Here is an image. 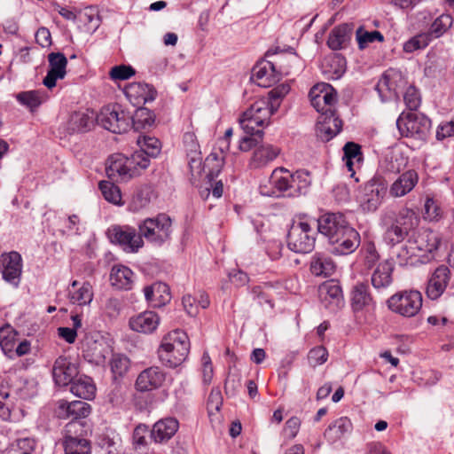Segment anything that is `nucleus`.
Returning a JSON list of instances; mask_svg holds the SVG:
<instances>
[{
    "label": "nucleus",
    "mask_w": 454,
    "mask_h": 454,
    "mask_svg": "<svg viewBox=\"0 0 454 454\" xmlns=\"http://www.w3.org/2000/svg\"><path fill=\"white\" fill-rule=\"evenodd\" d=\"M150 159L143 157V153H134L130 157L118 153L107 160L106 172L109 178L127 182L140 175V171L148 168Z\"/></svg>",
    "instance_id": "1"
},
{
    "label": "nucleus",
    "mask_w": 454,
    "mask_h": 454,
    "mask_svg": "<svg viewBox=\"0 0 454 454\" xmlns=\"http://www.w3.org/2000/svg\"><path fill=\"white\" fill-rule=\"evenodd\" d=\"M190 351L187 334L180 330L168 333L158 349L160 362L170 368H175L185 361Z\"/></svg>",
    "instance_id": "2"
},
{
    "label": "nucleus",
    "mask_w": 454,
    "mask_h": 454,
    "mask_svg": "<svg viewBox=\"0 0 454 454\" xmlns=\"http://www.w3.org/2000/svg\"><path fill=\"white\" fill-rule=\"evenodd\" d=\"M270 104V100L260 98L242 114L239 123L247 135L257 136L260 140L262 138L263 131L255 128L269 125L270 116L278 111L279 106L278 103L276 106L274 103Z\"/></svg>",
    "instance_id": "3"
},
{
    "label": "nucleus",
    "mask_w": 454,
    "mask_h": 454,
    "mask_svg": "<svg viewBox=\"0 0 454 454\" xmlns=\"http://www.w3.org/2000/svg\"><path fill=\"white\" fill-rule=\"evenodd\" d=\"M141 239L161 246L170 239L172 220L167 214H158L155 217L146 218L137 225Z\"/></svg>",
    "instance_id": "4"
},
{
    "label": "nucleus",
    "mask_w": 454,
    "mask_h": 454,
    "mask_svg": "<svg viewBox=\"0 0 454 454\" xmlns=\"http://www.w3.org/2000/svg\"><path fill=\"white\" fill-rule=\"evenodd\" d=\"M418 224V218L412 209L402 208L395 218L387 226L384 240L391 246L399 244L405 238L409 239L412 230Z\"/></svg>",
    "instance_id": "5"
},
{
    "label": "nucleus",
    "mask_w": 454,
    "mask_h": 454,
    "mask_svg": "<svg viewBox=\"0 0 454 454\" xmlns=\"http://www.w3.org/2000/svg\"><path fill=\"white\" fill-rule=\"evenodd\" d=\"M131 114L119 104L107 105L97 114V122L105 129L121 134L130 128Z\"/></svg>",
    "instance_id": "6"
},
{
    "label": "nucleus",
    "mask_w": 454,
    "mask_h": 454,
    "mask_svg": "<svg viewBox=\"0 0 454 454\" xmlns=\"http://www.w3.org/2000/svg\"><path fill=\"white\" fill-rule=\"evenodd\" d=\"M387 192V183L380 175L367 181L358 194L360 207L364 212H374L381 205Z\"/></svg>",
    "instance_id": "7"
},
{
    "label": "nucleus",
    "mask_w": 454,
    "mask_h": 454,
    "mask_svg": "<svg viewBox=\"0 0 454 454\" xmlns=\"http://www.w3.org/2000/svg\"><path fill=\"white\" fill-rule=\"evenodd\" d=\"M396 126L403 137L425 140L431 128V121L423 114L403 112L396 120Z\"/></svg>",
    "instance_id": "8"
},
{
    "label": "nucleus",
    "mask_w": 454,
    "mask_h": 454,
    "mask_svg": "<svg viewBox=\"0 0 454 454\" xmlns=\"http://www.w3.org/2000/svg\"><path fill=\"white\" fill-rule=\"evenodd\" d=\"M387 308L405 317L416 316L422 307V294L417 290L400 291L387 301Z\"/></svg>",
    "instance_id": "9"
},
{
    "label": "nucleus",
    "mask_w": 454,
    "mask_h": 454,
    "mask_svg": "<svg viewBox=\"0 0 454 454\" xmlns=\"http://www.w3.org/2000/svg\"><path fill=\"white\" fill-rule=\"evenodd\" d=\"M315 231L307 222L294 221L287 233V247L295 253L306 254L315 247Z\"/></svg>",
    "instance_id": "10"
},
{
    "label": "nucleus",
    "mask_w": 454,
    "mask_h": 454,
    "mask_svg": "<svg viewBox=\"0 0 454 454\" xmlns=\"http://www.w3.org/2000/svg\"><path fill=\"white\" fill-rule=\"evenodd\" d=\"M110 241L122 247L127 253H137L144 246L140 233L129 225H114L107 230Z\"/></svg>",
    "instance_id": "11"
},
{
    "label": "nucleus",
    "mask_w": 454,
    "mask_h": 454,
    "mask_svg": "<svg viewBox=\"0 0 454 454\" xmlns=\"http://www.w3.org/2000/svg\"><path fill=\"white\" fill-rule=\"evenodd\" d=\"M405 84L406 81L402 72L390 68L383 73L375 85V90L378 92L380 100L387 102L392 99H398V90Z\"/></svg>",
    "instance_id": "12"
},
{
    "label": "nucleus",
    "mask_w": 454,
    "mask_h": 454,
    "mask_svg": "<svg viewBox=\"0 0 454 454\" xmlns=\"http://www.w3.org/2000/svg\"><path fill=\"white\" fill-rule=\"evenodd\" d=\"M111 352L107 341L98 333L87 334L82 343L83 358L96 365L103 364Z\"/></svg>",
    "instance_id": "13"
},
{
    "label": "nucleus",
    "mask_w": 454,
    "mask_h": 454,
    "mask_svg": "<svg viewBox=\"0 0 454 454\" xmlns=\"http://www.w3.org/2000/svg\"><path fill=\"white\" fill-rule=\"evenodd\" d=\"M312 106L321 115L335 114L336 90L328 83L315 85L309 93Z\"/></svg>",
    "instance_id": "14"
},
{
    "label": "nucleus",
    "mask_w": 454,
    "mask_h": 454,
    "mask_svg": "<svg viewBox=\"0 0 454 454\" xmlns=\"http://www.w3.org/2000/svg\"><path fill=\"white\" fill-rule=\"evenodd\" d=\"M409 239L410 243L414 246L419 254L431 255L432 260L442 241L439 233L430 229H421L416 231L412 230Z\"/></svg>",
    "instance_id": "15"
},
{
    "label": "nucleus",
    "mask_w": 454,
    "mask_h": 454,
    "mask_svg": "<svg viewBox=\"0 0 454 454\" xmlns=\"http://www.w3.org/2000/svg\"><path fill=\"white\" fill-rule=\"evenodd\" d=\"M360 234L350 225L344 228L338 236L329 241L331 252L338 255H347L355 252L360 246Z\"/></svg>",
    "instance_id": "16"
},
{
    "label": "nucleus",
    "mask_w": 454,
    "mask_h": 454,
    "mask_svg": "<svg viewBox=\"0 0 454 454\" xmlns=\"http://www.w3.org/2000/svg\"><path fill=\"white\" fill-rule=\"evenodd\" d=\"M81 428L79 422H69L66 426V433L63 441L65 454H91L90 441L80 435H74Z\"/></svg>",
    "instance_id": "17"
},
{
    "label": "nucleus",
    "mask_w": 454,
    "mask_h": 454,
    "mask_svg": "<svg viewBox=\"0 0 454 454\" xmlns=\"http://www.w3.org/2000/svg\"><path fill=\"white\" fill-rule=\"evenodd\" d=\"M300 174H291L285 168H277L273 170L270 176V184L271 191L265 192L268 196H285L291 197L289 192H292V182H295V178H299Z\"/></svg>",
    "instance_id": "18"
},
{
    "label": "nucleus",
    "mask_w": 454,
    "mask_h": 454,
    "mask_svg": "<svg viewBox=\"0 0 454 454\" xmlns=\"http://www.w3.org/2000/svg\"><path fill=\"white\" fill-rule=\"evenodd\" d=\"M0 270L6 282L18 286L22 272L21 255L15 251L3 254L0 256Z\"/></svg>",
    "instance_id": "19"
},
{
    "label": "nucleus",
    "mask_w": 454,
    "mask_h": 454,
    "mask_svg": "<svg viewBox=\"0 0 454 454\" xmlns=\"http://www.w3.org/2000/svg\"><path fill=\"white\" fill-rule=\"evenodd\" d=\"M348 226L349 223L341 213H325L317 220V230L327 238L328 242Z\"/></svg>",
    "instance_id": "20"
},
{
    "label": "nucleus",
    "mask_w": 454,
    "mask_h": 454,
    "mask_svg": "<svg viewBox=\"0 0 454 454\" xmlns=\"http://www.w3.org/2000/svg\"><path fill=\"white\" fill-rule=\"evenodd\" d=\"M55 412L59 419H71L70 422H79L81 427H82L79 419L86 418L90 413V405L83 401L67 402L60 400ZM79 430H82V428H78Z\"/></svg>",
    "instance_id": "21"
},
{
    "label": "nucleus",
    "mask_w": 454,
    "mask_h": 454,
    "mask_svg": "<svg viewBox=\"0 0 454 454\" xmlns=\"http://www.w3.org/2000/svg\"><path fill=\"white\" fill-rule=\"evenodd\" d=\"M450 280V270L445 265H440L427 280L426 294L430 300H437L444 293Z\"/></svg>",
    "instance_id": "22"
},
{
    "label": "nucleus",
    "mask_w": 454,
    "mask_h": 454,
    "mask_svg": "<svg viewBox=\"0 0 454 454\" xmlns=\"http://www.w3.org/2000/svg\"><path fill=\"white\" fill-rule=\"evenodd\" d=\"M79 371L76 364L67 356H59L53 364L52 376L59 386L71 385L78 376Z\"/></svg>",
    "instance_id": "23"
},
{
    "label": "nucleus",
    "mask_w": 454,
    "mask_h": 454,
    "mask_svg": "<svg viewBox=\"0 0 454 454\" xmlns=\"http://www.w3.org/2000/svg\"><path fill=\"white\" fill-rule=\"evenodd\" d=\"M49 70L43 78V83L48 89L56 86L57 80L63 79L66 75L67 59L61 52H51L48 55Z\"/></svg>",
    "instance_id": "24"
},
{
    "label": "nucleus",
    "mask_w": 454,
    "mask_h": 454,
    "mask_svg": "<svg viewBox=\"0 0 454 454\" xmlns=\"http://www.w3.org/2000/svg\"><path fill=\"white\" fill-rule=\"evenodd\" d=\"M166 375L158 366L143 370L136 380V388L139 392H147L159 388L165 381Z\"/></svg>",
    "instance_id": "25"
},
{
    "label": "nucleus",
    "mask_w": 454,
    "mask_h": 454,
    "mask_svg": "<svg viewBox=\"0 0 454 454\" xmlns=\"http://www.w3.org/2000/svg\"><path fill=\"white\" fill-rule=\"evenodd\" d=\"M319 298L325 308L333 312L343 305L342 290L339 283L328 281L319 287Z\"/></svg>",
    "instance_id": "26"
},
{
    "label": "nucleus",
    "mask_w": 454,
    "mask_h": 454,
    "mask_svg": "<svg viewBox=\"0 0 454 454\" xmlns=\"http://www.w3.org/2000/svg\"><path fill=\"white\" fill-rule=\"evenodd\" d=\"M124 93L133 106L152 102L157 95V91L153 86L142 82H133L127 85Z\"/></svg>",
    "instance_id": "27"
},
{
    "label": "nucleus",
    "mask_w": 454,
    "mask_h": 454,
    "mask_svg": "<svg viewBox=\"0 0 454 454\" xmlns=\"http://www.w3.org/2000/svg\"><path fill=\"white\" fill-rule=\"evenodd\" d=\"M353 30V23H342L334 27L328 35V47L333 51L347 48L351 41Z\"/></svg>",
    "instance_id": "28"
},
{
    "label": "nucleus",
    "mask_w": 454,
    "mask_h": 454,
    "mask_svg": "<svg viewBox=\"0 0 454 454\" xmlns=\"http://www.w3.org/2000/svg\"><path fill=\"white\" fill-rule=\"evenodd\" d=\"M396 260L400 266H417L427 263L432 260L431 255L419 254L413 245L410 243V239L400 247L396 253Z\"/></svg>",
    "instance_id": "29"
},
{
    "label": "nucleus",
    "mask_w": 454,
    "mask_h": 454,
    "mask_svg": "<svg viewBox=\"0 0 454 454\" xmlns=\"http://www.w3.org/2000/svg\"><path fill=\"white\" fill-rule=\"evenodd\" d=\"M97 121V114L93 111H77L70 114L67 129L69 133L86 132L90 130Z\"/></svg>",
    "instance_id": "30"
},
{
    "label": "nucleus",
    "mask_w": 454,
    "mask_h": 454,
    "mask_svg": "<svg viewBox=\"0 0 454 454\" xmlns=\"http://www.w3.org/2000/svg\"><path fill=\"white\" fill-rule=\"evenodd\" d=\"M179 428V422L176 419L168 417L157 421L151 430V438L158 443L168 442L171 439Z\"/></svg>",
    "instance_id": "31"
},
{
    "label": "nucleus",
    "mask_w": 454,
    "mask_h": 454,
    "mask_svg": "<svg viewBox=\"0 0 454 454\" xmlns=\"http://www.w3.org/2000/svg\"><path fill=\"white\" fill-rule=\"evenodd\" d=\"M160 324V317L153 311L147 310L132 317L129 319V327L137 333H152Z\"/></svg>",
    "instance_id": "32"
},
{
    "label": "nucleus",
    "mask_w": 454,
    "mask_h": 454,
    "mask_svg": "<svg viewBox=\"0 0 454 454\" xmlns=\"http://www.w3.org/2000/svg\"><path fill=\"white\" fill-rule=\"evenodd\" d=\"M342 128V121L335 114L320 115L317 123V135L323 141H329Z\"/></svg>",
    "instance_id": "33"
},
{
    "label": "nucleus",
    "mask_w": 454,
    "mask_h": 454,
    "mask_svg": "<svg viewBox=\"0 0 454 454\" xmlns=\"http://www.w3.org/2000/svg\"><path fill=\"white\" fill-rule=\"evenodd\" d=\"M146 301L154 308H160L170 301V290L167 284L155 282L144 288Z\"/></svg>",
    "instance_id": "34"
},
{
    "label": "nucleus",
    "mask_w": 454,
    "mask_h": 454,
    "mask_svg": "<svg viewBox=\"0 0 454 454\" xmlns=\"http://www.w3.org/2000/svg\"><path fill=\"white\" fill-rule=\"evenodd\" d=\"M342 160L348 171L350 172V176L355 178L356 182H359V179L356 177V168L361 167L364 161V156L361 150V146L355 142H348L343 146V157Z\"/></svg>",
    "instance_id": "35"
},
{
    "label": "nucleus",
    "mask_w": 454,
    "mask_h": 454,
    "mask_svg": "<svg viewBox=\"0 0 454 454\" xmlns=\"http://www.w3.org/2000/svg\"><path fill=\"white\" fill-rule=\"evenodd\" d=\"M394 262L391 260H385L379 263L372 274V285L378 290L382 291L389 287L393 282Z\"/></svg>",
    "instance_id": "36"
},
{
    "label": "nucleus",
    "mask_w": 454,
    "mask_h": 454,
    "mask_svg": "<svg viewBox=\"0 0 454 454\" xmlns=\"http://www.w3.org/2000/svg\"><path fill=\"white\" fill-rule=\"evenodd\" d=\"M418 181L419 176L415 170L405 171L391 184L389 194L395 198L403 197L413 190Z\"/></svg>",
    "instance_id": "37"
},
{
    "label": "nucleus",
    "mask_w": 454,
    "mask_h": 454,
    "mask_svg": "<svg viewBox=\"0 0 454 454\" xmlns=\"http://www.w3.org/2000/svg\"><path fill=\"white\" fill-rule=\"evenodd\" d=\"M280 153V149L272 145H262L253 153L249 166L252 168H261L273 161Z\"/></svg>",
    "instance_id": "38"
},
{
    "label": "nucleus",
    "mask_w": 454,
    "mask_h": 454,
    "mask_svg": "<svg viewBox=\"0 0 454 454\" xmlns=\"http://www.w3.org/2000/svg\"><path fill=\"white\" fill-rule=\"evenodd\" d=\"M352 423L347 417H341L331 423L324 433L329 443H335L352 431Z\"/></svg>",
    "instance_id": "39"
},
{
    "label": "nucleus",
    "mask_w": 454,
    "mask_h": 454,
    "mask_svg": "<svg viewBox=\"0 0 454 454\" xmlns=\"http://www.w3.org/2000/svg\"><path fill=\"white\" fill-rule=\"evenodd\" d=\"M68 295L73 304L79 306L89 305L93 299L92 286L89 282H83L80 285L77 280H74Z\"/></svg>",
    "instance_id": "40"
},
{
    "label": "nucleus",
    "mask_w": 454,
    "mask_h": 454,
    "mask_svg": "<svg viewBox=\"0 0 454 454\" xmlns=\"http://www.w3.org/2000/svg\"><path fill=\"white\" fill-rule=\"evenodd\" d=\"M335 271L333 259L324 254L317 253L310 260V272L317 277H330Z\"/></svg>",
    "instance_id": "41"
},
{
    "label": "nucleus",
    "mask_w": 454,
    "mask_h": 454,
    "mask_svg": "<svg viewBox=\"0 0 454 454\" xmlns=\"http://www.w3.org/2000/svg\"><path fill=\"white\" fill-rule=\"evenodd\" d=\"M133 271L123 265L114 266L110 273V281L119 290H129L133 285Z\"/></svg>",
    "instance_id": "42"
},
{
    "label": "nucleus",
    "mask_w": 454,
    "mask_h": 454,
    "mask_svg": "<svg viewBox=\"0 0 454 454\" xmlns=\"http://www.w3.org/2000/svg\"><path fill=\"white\" fill-rule=\"evenodd\" d=\"M70 391L80 398L91 400L95 397L96 386L90 377L81 375L71 383Z\"/></svg>",
    "instance_id": "43"
},
{
    "label": "nucleus",
    "mask_w": 454,
    "mask_h": 454,
    "mask_svg": "<svg viewBox=\"0 0 454 454\" xmlns=\"http://www.w3.org/2000/svg\"><path fill=\"white\" fill-rule=\"evenodd\" d=\"M276 69L273 63L267 61L253 68L252 78L261 87H270L276 82Z\"/></svg>",
    "instance_id": "44"
},
{
    "label": "nucleus",
    "mask_w": 454,
    "mask_h": 454,
    "mask_svg": "<svg viewBox=\"0 0 454 454\" xmlns=\"http://www.w3.org/2000/svg\"><path fill=\"white\" fill-rule=\"evenodd\" d=\"M373 304V300L369 293V286L364 283H357L351 292V306L354 311H360L363 309Z\"/></svg>",
    "instance_id": "45"
},
{
    "label": "nucleus",
    "mask_w": 454,
    "mask_h": 454,
    "mask_svg": "<svg viewBox=\"0 0 454 454\" xmlns=\"http://www.w3.org/2000/svg\"><path fill=\"white\" fill-rule=\"evenodd\" d=\"M154 114L146 107H138L131 115L130 127L139 131L150 128L154 123Z\"/></svg>",
    "instance_id": "46"
},
{
    "label": "nucleus",
    "mask_w": 454,
    "mask_h": 454,
    "mask_svg": "<svg viewBox=\"0 0 454 454\" xmlns=\"http://www.w3.org/2000/svg\"><path fill=\"white\" fill-rule=\"evenodd\" d=\"M137 145L140 147L139 151L136 153H143V157H156L161 148V144L155 137H150L146 135L139 136L137 137Z\"/></svg>",
    "instance_id": "47"
},
{
    "label": "nucleus",
    "mask_w": 454,
    "mask_h": 454,
    "mask_svg": "<svg viewBox=\"0 0 454 454\" xmlns=\"http://www.w3.org/2000/svg\"><path fill=\"white\" fill-rule=\"evenodd\" d=\"M18 333L10 325H5L0 328V347L5 355L14 351Z\"/></svg>",
    "instance_id": "48"
},
{
    "label": "nucleus",
    "mask_w": 454,
    "mask_h": 454,
    "mask_svg": "<svg viewBox=\"0 0 454 454\" xmlns=\"http://www.w3.org/2000/svg\"><path fill=\"white\" fill-rule=\"evenodd\" d=\"M453 19L450 14H442L431 24L427 35L429 38H439L446 33L452 26Z\"/></svg>",
    "instance_id": "49"
},
{
    "label": "nucleus",
    "mask_w": 454,
    "mask_h": 454,
    "mask_svg": "<svg viewBox=\"0 0 454 454\" xmlns=\"http://www.w3.org/2000/svg\"><path fill=\"white\" fill-rule=\"evenodd\" d=\"M36 440L33 437H20L16 440V444L7 450L5 454H35Z\"/></svg>",
    "instance_id": "50"
},
{
    "label": "nucleus",
    "mask_w": 454,
    "mask_h": 454,
    "mask_svg": "<svg viewBox=\"0 0 454 454\" xmlns=\"http://www.w3.org/2000/svg\"><path fill=\"white\" fill-rule=\"evenodd\" d=\"M356 38L358 43V48L363 50L368 46L369 43L375 41L383 42V35L377 30L368 32L363 27H359L356 32Z\"/></svg>",
    "instance_id": "51"
},
{
    "label": "nucleus",
    "mask_w": 454,
    "mask_h": 454,
    "mask_svg": "<svg viewBox=\"0 0 454 454\" xmlns=\"http://www.w3.org/2000/svg\"><path fill=\"white\" fill-rule=\"evenodd\" d=\"M153 190L151 187L145 186L138 190L132 197L129 208L133 211H138L145 207L151 201Z\"/></svg>",
    "instance_id": "52"
},
{
    "label": "nucleus",
    "mask_w": 454,
    "mask_h": 454,
    "mask_svg": "<svg viewBox=\"0 0 454 454\" xmlns=\"http://www.w3.org/2000/svg\"><path fill=\"white\" fill-rule=\"evenodd\" d=\"M223 158H220L217 153H211L206 159L203 169H207V176L209 181L214 180L218 176L223 167Z\"/></svg>",
    "instance_id": "53"
},
{
    "label": "nucleus",
    "mask_w": 454,
    "mask_h": 454,
    "mask_svg": "<svg viewBox=\"0 0 454 454\" xmlns=\"http://www.w3.org/2000/svg\"><path fill=\"white\" fill-rule=\"evenodd\" d=\"M360 253L364 257V264L369 269L372 268L380 260V254L376 246L371 240L364 242Z\"/></svg>",
    "instance_id": "54"
},
{
    "label": "nucleus",
    "mask_w": 454,
    "mask_h": 454,
    "mask_svg": "<svg viewBox=\"0 0 454 454\" xmlns=\"http://www.w3.org/2000/svg\"><path fill=\"white\" fill-rule=\"evenodd\" d=\"M16 98L22 106H27L31 111L35 110L42 104L41 95L36 90L20 92L16 95Z\"/></svg>",
    "instance_id": "55"
},
{
    "label": "nucleus",
    "mask_w": 454,
    "mask_h": 454,
    "mask_svg": "<svg viewBox=\"0 0 454 454\" xmlns=\"http://www.w3.org/2000/svg\"><path fill=\"white\" fill-rule=\"evenodd\" d=\"M129 359L120 354L113 355L110 362L111 371L114 378L116 380L118 377H122L129 368Z\"/></svg>",
    "instance_id": "56"
},
{
    "label": "nucleus",
    "mask_w": 454,
    "mask_h": 454,
    "mask_svg": "<svg viewBox=\"0 0 454 454\" xmlns=\"http://www.w3.org/2000/svg\"><path fill=\"white\" fill-rule=\"evenodd\" d=\"M80 20L86 26L89 32H95L100 26V17L96 10L92 7L85 8L84 12L81 13Z\"/></svg>",
    "instance_id": "57"
},
{
    "label": "nucleus",
    "mask_w": 454,
    "mask_h": 454,
    "mask_svg": "<svg viewBox=\"0 0 454 454\" xmlns=\"http://www.w3.org/2000/svg\"><path fill=\"white\" fill-rule=\"evenodd\" d=\"M104 198L114 204H119L121 199V191L118 186L109 181H101L98 184Z\"/></svg>",
    "instance_id": "58"
},
{
    "label": "nucleus",
    "mask_w": 454,
    "mask_h": 454,
    "mask_svg": "<svg viewBox=\"0 0 454 454\" xmlns=\"http://www.w3.org/2000/svg\"><path fill=\"white\" fill-rule=\"evenodd\" d=\"M294 174H300V176L295 178V182H292L293 190L289 195L296 197L306 193V190L310 184V178L309 173L304 170H298Z\"/></svg>",
    "instance_id": "59"
},
{
    "label": "nucleus",
    "mask_w": 454,
    "mask_h": 454,
    "mask_svg": "<svg viewBox=\"0 0 454 454\" xmlns=\"http://www.w3.org/2000/svg\"><path fill=\"white\" fill-rule=\"evenodd\" d=\"M146 434L147 427L145 426H138L133 432V444L140 454H147Z\"/></svg>",
    "instance_id": "60"
},
{
    "label": "nucleus",
    "mask_w": 454,
    "mask_h": 454,
    "mask_svg": "<svg viewBox=\"0 0 454 454\" xmlns=\"http://www.w3.org/2000/svg\"><path fill=\"white\" fill-rule=\"evenodd\" d=\"M429 35L427 33L419 34L408 40L403 44L405 52H413L414 51L426 48L430 42Z\"/></svg>",
    "instance_id": "61"
},
{
    "label": "nucleus",
    "mask_w": 454,
    "mask_h": 454,
    "mask_svg": "<svg viewBox=\"0 0 454 454\" xmlns=\"http://www.w3.org/2000/svg\"><path fill=\"white\" fill-rule=\"evenodd\" d=\"M403 101L409 110L416 111L421 104L419 90L412 85L409 86L403 94Z\"/></svg>",
    "instance_id": "62"
},
{
    "label": "nucleus",
    "mask_w": 454,
    "mask_h": 454,
    "mask_svg": "<svg viewBox=\"0 0 454 454\" xmlns=\"http://www.w3.org/2000/svg\"><path fill=\"white\" fill-rule=\"evenodd\" d=\"M328 351L323 346H317L310 349L308 355V360L311 366L316 367L327 361Z\"/></svg>",
    "instance_id": "63"
},
{
    "label": "nucleus",
    "mask_w": 454,
    "mask_h": 454,
    "mask_svg": "<svg viewBox=\"0 0 454 454\" xmlns=\"http://www.w3.org/2000/svg\"><path fill=\"white\" fill-rule=\"evenodd\" d=\"M135 74V70L130 66L120 65L114 67L110 71V77L113 80H127Z\"/></svg>",
    "instance_id": "64"
}]
</instances>
